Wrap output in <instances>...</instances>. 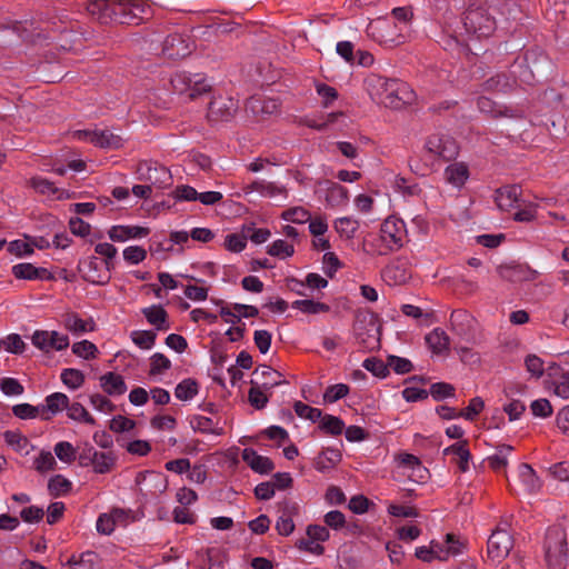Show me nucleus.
<instances>
[{
  "label": "nucleus",
  "instance_id": "nucleus-35",
  "mask_svg": "<svg viewBox=\"0 0 569 569\" xmlns=\"http://www.w3.org/2000/svg\"><path fill=\"white\" fill-rule=\"evenodd\" d=\"M519 479L525 486L526 490L530 493L537 492L540 487V480L536 473V471L532 469V467L528 463H521L518 468Z\"/></svg>",
  "mask_w": 569,
  "mask_h": 569
},
{
  "label": "nucleus",
  "instance_id": "nucleus-37",
  "mask_svg": "<svg viewBox=\"0 0 569 569\" xmlns=\"http://www.w3.org/2000/svg\"><path fill=\"white\" fill-rule=\"evenodd\" d=\"M86 268H87V271H86L84 279L87 281L94 283V284H104L109 281V279H110L109 271L110 270L106 269V271L101 273L99 271V261L96 257L89 258V260L86 262Z\"/></svg>",
  "mask_w": 569,
  "mask_h": 569
},
{
  "label": "nucleus",
  "instance_id": "nucleus-61",
  "mask_svg": "<svg viewBox=\"0 0 569 569\" xmlns=\"http://www.w3.org/2000/svg\"><path fill=\"white\" fill-rule=\"evenodd\" d=\"M72 352L76 356L88 360V359L96 358V356L98 353V349L94 343H92L88 340H82L80 342L73 343Z\"/></svg>",
  "mask_w": 569,
  "mask_h": 569
},
{
  "label": "nucleus",
  "instance_id": "nucleus-27",
  "mask_svg": "<svg viewBox=\"0 0 569 569\" xmlns=\"http://www.w3.org/2000/svg\"><path fill=\"white\" fill-rule=\"evenodd\" d=\"M100 387L109 396H121L127 391V385L121 375L116 372H107L99 379Z\"/></svg>",
  "mask_w": 569,
  "mask_h": 569
},
{
  "label": "nucleus",
  "instance_id": "nucleus-9",
  "mask_svg": "<svg viewBox=\"0 0 569 569\" xmlns=\"http://www.w3.org/2000/svg\"><path fill=\"white\" fill-rule=\"evenodd\" d=\"M137 178L140 181L148 182L151 188L156 187L158 189L171 184L172 179L170 171L166 167L147 161L138 164Z\"/></svg>",
  "mask_w": 569,
  "mask_h": 569
},
{
  "label": "nucleus",
  "instance_id": "nucleus-2",
  "mask_svg": "<svg viewBox=\"0 0 569 569\" xmlns=\"http://www.w3.org/2000/svg\"><path fill=\"white\" fill-rule=\"evenodd\" d=\"M363 84L370 98L387 108L401 109L415 99V92L410 86L399 79H388L370 73L366 77Z\"/></svg>",
  "mask_w": 569,
  "mask_h": 569
},
{
  "label": "nucleus",
  "instance_id": "nucleus-62",
  "mask_svg": "<svg viewBox=\"0 0 569 569\" xmlns=\"http://www.w3.org/2000/svg\"><path fill=\"white\" fill-rule=\"evenodd\" d=\"M264 390L266 389H263L261 385H252L249 390V402L256 409H262L268 403V397L266 396Z\"/></svg>",
  "mask_w": 569,
  "mask_h": 569
},
{
  "label": "nucleus",
  "instance_id": "nucleus-24",
  "mask_svg": "<svg viewBox=\"0 0 569 569\" xmlns=\"http://www.w3.org/2000/svg\"><path fill=\"white\" fill-rule=\"evenodd\" d=\"M12 274L17 279H24V280H50L52 279V274L49 270L46 268H38L34 267L32 263H18L12 267Z\"/></svg>",
  "mask_w": 569,
  "mask_h": 569
},
{
  "label": "nucleus",
  "instance_id": "nucleus-3",
  "mask_svg": "<svg viewBox=\"0 0 569 569\" xmlns=\"http://www.w3.org/2000/svg\"><path fill=\"white\" fill-rule=\"evenodd\" d=\"M93 8L100 11V19L120 24H139L150 11L144 0H98Z\"/></svg>",
  "mask_w": 569,
  "mask_h": 569
},
{
  "label": "nucleus",
  "instance_id": "nucleus-28",
  "mask_svg": "<svg viewBox=\"0 0 569 569\" xmlns=\"http://www.w3.org/2000/svg\"><path fill=\"white\" fill-rule=\"evenodd\" d=\"M28 184L34 189L36 192L43 196L56 197L57 199L69 198L66 190L57 188L52 181L39 176L32 177Z\"/></svg>",
  "mask_w": 569,
  "mask_h": 569
},
{
  "label": "nucleus",
  "instance_id": "nucleus-51",
  "mask_svg": "<svg viewBox=\"0 0 569 569\" xmlns=\"http://www.w3.org/2000/svg\"><path fill=\"white\" fill-rule=\"evenodd\" d=\"M171 368V361L163 353L156 352L150 357L149 376L156 377L162 375Z\"/></svg>",
  "mask_w": 569,
  "mask_h": 569
},
{
  "label": "nucleus",
  "instance_id": "nucleus-48",
  "mask_svg": "<svg viewBox=\"0 0 569 569\" xmlns=\"http://www.w3.org/2000/svg\"><path fill=\"white\" fill-rule=\"evenodd\" d=\"M71 482L62 475L53 476L48 482V490L53 497H60L68 493L71 490Z\"/></svg>",
  "mask_w": 569,
  "mask_h": 569
},
{
  "label": "nucleus",
  "instance_id": "nucleus-46",
  "mask_svg": "<svg viewBox=\"0 0 569 569\" xmlns=\"http://www.w3.org/2000/svg\"><path fill=\"white\" fill-rule=\"evenodd\" d=\"M67 415L70 419L80 421L90 426L96 425V419L79 402L68 403Z\"/></svg>",
  "mask_w": 569,
  "mask_h": 569
},
{
  "label": "nucleus",
  "instance_id": "nucleus-53",
  "mask_svg": "<svg viewBox=\"0 0 569 569\" xmlns=\"http://www.w3.org/2000/svg\"><path fill=\"white\" fill-rule=\"evenodd\" d=\"M12 413L21 420L36 419L37 417L41 418V408L40 405L18 403L12 407Z\"/></svg>",
  "mask_w": 569,
  "mask_h": 569
},
{
  "label": "nucleus",
  "instance_id": "nucleus-47",
  "mask_svg": "<svg viewBox=\"0 0 569 569\" xmlns=\"http://www.w3.org/2000/svg\"><path fill=\"white\" fill-rule=\"evenodd\" d=\"M130 338L140 349L149 350L154 346L157 333L151 330H133Z\"/></svg>",
  "mask_w": 569,
  "mask_h": 569
},
{
  "label": "nucleus",
  "instance_id": "nucleus-64",
  "mask_svg": "<svg viewBox=\"0 0 569 569\" xmlns=\"http://www.w3.org/2000/svg\"><path fill=\"white\" fill-rule=\"evenodd\" d=\"M430 395L436 401L455 396V387L447 382H436L430 386Z\"/></svg>",
  "mask_w": 569,
  "mask_h": 569
},
{
  "label": "nucleus",
  "instance_id": "nucleus-19",
  "mask_svg": "<svg viewBox=\"0 0 569 569\" xmlns=\"http://www.w3.org/2000/svg\"><path fill=\"white\" fill-rule=\"evenodd\" d=\"M66 330L73 335H81L91 332L94 330V321L89 319H82L77 312L70 311L62 315L61 320Z\"/></svg>",
  "mask_w": 569,
  "mask_h": 569
},
{
  "label": "nucleus",
  "instance_id": "nucleus-60",
  "mask_svg": "<svg viewBox=\"0 0 569 569\" xmlns=\"http://www.w3.org/2000/svg\"><path fill=\"white\" fill-rule=\"evenodd\" d=\"M282 219L293 223H305L311 219V214L302 207H295L282 212Z\"/></svg>",
  "mask_w": 569,
  "mask_h": 569
},
{
  "label": "nucleus",
  "instance_id": "nucleus-44",
  "mask_svg": "<svg viewBox=\"0 0 569 569\" xmlns=\"http://www.w3.org/2000/svg\"><path fill=\"white\" fill-rule=\"evenodd\" d=\"M326 201L330 207L346 204L348 201V190L338 183H331L327 189Z\"/></svg>",
  "mask_w": 569,
  "mask_h": 569
},
{
  "label": "nucleus",
  "instance_id": "nucleus-42",
  "mask_svg": "<svg viewBox=\"0 0 569 569\" xmlns=\"http://www.w3.org/2000/svg\"><path fill=\"white\" fill-rule=\"evenodd\" d=\"M251 191H257L263 197L273 198L286 192V189L274 182L256 180L249 186Z\"/></svg>",
  "mask_w": 569,
  "mask_h": 569
},
{
  "label": "nucleus",
  "instance_id": "nucleus-13",
  "mask_svg": "<svg viewBox=\"0 0 569 569\" xmlns=\"http://www.w3.org/2000/svg\"><path fill=\"white\" fill-rule=\"evenodd\" d=\"M477 107L481 113L489 116L493 119H498V118H502V117H505V118H520L521 117V113L519 110L512 109V108L503 106V104H499V103L495 102L493 100H491L490 98H487L483 96H481L477 99Z\"/></svg>",
  "mask_w": 569,
  "mask_h": 569
},
{
  "label": "nucleus",
  "instance_id": "nucleus-25",
  "mask_svg": "<svg viewBox=\"0 0 569 569\" xmlns=\"http://www.w3.org/2000/svg\"><path fill=\"white\" fill-rule=\"evenodd\" d=\"M382 277L388 284L399 286L410 279L411 273L403 262L397 261L383 269Z\"/></svg>",
  "mask_w": 569,
  "mask_h": 569
},
{
  "label": "nucleus",
  "instance_id": "nucleus-58",
  "mask_svg": "<svg viewBox=\"0 0 569 569\" xmlns=\"http://www.w3.org/2000/svg\"><path fill=\"white\" fill-rule=\"evenodd\" d=\"M293 409L298 417L308 419L312 422L318 421L322 417V411L320 409L310 407L301 401H296Z\"/></svg>",
  "mask_w": 569,
  "mask_h": 569
},
{
  "label": "nucleus",
  "instance_id": "nucleus-14",
  "mask_svg": "<svg viewBox=\"0 0 569 569\" xmlns=\"http://www.w3.org/2000/svg\"><path fill=\"white\" fill-rule=\"evenodd\" d=\"M446 543H448V551L446 552V555L439 553L438 550L431 549L430 546H421L416 548L415 556L423 562H431L435 559L446 561L448 560L449 556H455L459 553V548L457 546V542L455 541L453 535H446Z\"/></svg>",
  "mask_w": 569,
  "mask_h": 569
},
{
  "label": "nucleus",
  "instance_id": "nucleus-4",
  "mask_svg": "<svg viewBox=\"0 0 569 569\" xmlns=\"http://www.w3.org/2000/svg\"><path fill=\"white\" fill-rule=\"evenodd\" d=\"M545 558L550 569H566L569 565L567 532L560 525L547 529L545 537Z\"/></svg>",
  "mask_w": 569,
  "mask_h": 569
},
{
  "label": "nucleus",
  "instance_id": "nucleus-15",
  "mask_svg": "<svg viewBox=\"0 0 569 569\" xmlns=\"http://www.w3.org/2000/svg\"><path fill=\"white\" fill-rule=\"evenodd\" d=\"M280 103L277 99L252 96L246 102V109L253 116H270L278 112Z\"/></svg>",
  "mask_w": 569,
  "mask_h": 569
},
{
  "label": "nucleus",
  "instance_id": "nucleus-23",
  "mask_svg": "<svg viewBox=\"0 0 569 569\" xmlns=\"http://www.w3.org/2000/svg\"><path fill=\"white\" fill-rule=\"evenodd\" d=\"M516 86V79L507 72H499L487 79L482 84V91L502 92L511 91Z\"/></svg>",
  "mask_w": 569,
  "mask_h": 569
},
{
  "label": "nucleus",
  "instance_id": "nucleus-21",
  "mask_svg": "<svg viewBox=\"0 0 569 569\" xmlns=\"http://www.w3.org/2000/svg\"><path fill=\"white\" fill-rule=\"evenodd\" d=\"M149 234V229L140 226H112L109 238L114 242H124L129 239L143 238Z\"/></svg>",
  "mask_w": 569,
  "mask_h": 569
},
{
  "label": "nucleus",
  "instance_id": "nucleus-11",
  "mask_svg": "<svg viewBox=\"0 0 569 569\" xmlns=\"http://www.w3.org/2000/svg\"><path fill=\"white\" fill-rule=\"evenodd\" d=\"M192 51V43L180 33L169 34L162 46V54L168 59H180L189 56Z\"/></svg>",
  "mask_w": 569,
  "mask_h": 569
},
{
  "label": "nucleus",
  "instance_id": "nucleus-33",
  "mask_svg": "<svg viewBox=\"0 0 569 569\" xmlns=\"http://www.w3.org/2000/svg\"><path fill=\"white\" fill-rule=\"evenodd\" d=\"M4 442L14 451L22 456H28L32 449L29 439L17 430H7L3 432Z\"/></svg>",
  "mask_w": 569,
  "mask_h": 569
},
{
  "label": "nucleus",
  "instance_id": "nucleus-7",
  "mask_svg": "<svg viewBox=\"0 0 569 569\" xmlns=\"http://www.w3.org/2000/svg\"><path fill=\"white\" fill-rule=\"evenodd\" d=\"M425 149L433 157L446 161L455 159L459 153V147L453 138L446 133L436 132L426 139Z\"/></svg>",
  "mask_w": 569,
  "mask_h": 569
},
{
  "label": "nucleus",
  "instance_id": "nucleus-8",
  "mask_svg": "<svg viewBox=\"0 0 569 569\" xmlns=\"http://www.w3.org/2000/svg\"><path fill=\"white\" fill-rule=\"evenodd\" d=\"M379 238L383 244V249H380L381 254H386L389 251L398 250L399 248L402 247L403 243V222L392 218L386 219L381 224Z\"/></svg>",
  "mask_w": 569,
  "mask_h": 569
},
{
  "label": "nucleus",
  "instance_id": "nucleus-49",
  "mask_svg": "<svg viewBox=\"0 0 569 569\" xmlns=\"http://www.w3.org/2000/svg\"><path fill=\"white\" fill-rule=\"evenodd\" d=\"M198 393V383L192 379H184L174 389V396L179 400H191Z\"/></svg>",
  "mask_w": 569,
  "mask_h": 569
},
{
  "label": "nucleus",
  "instance_id": "nucleus-34",
  "mask_svg": "<svg viewBox=\"0 0 569 569\" xmlns=\"http://www.w3.org/2000/svg\"><path fill=\"white\" fill-rule=\"evenodd\" d=\"M426 342L428 347L435 353H442L449 349V337L440 328H435L431 332L426 336Z\"/></svg>",
  "mask_w": 569,
  "mask_h": 569
},
{
  "label": "nucleus",
  "instance_id": "nucleus-40",
  "mask_svg": "<svg viewBox=\"0 0 569 569\" xmlns=\"http://www.w3.org/2000/svg\"><path fill=\"white\" fill-rule=\"evenodd\" d=\"M297 511V507L295 505L290 507H286L283 513L278 518L276 522V530L281 536H289L295 530V522L291 518L292 513Z\"/></svg>",
  "mask_w": 569,
  "mask_h": 569
},
{
  "label": "nucleus",
  "instance_id": "nucleus-39",
  "mask_svg": "<svg viewBox=\"0 0 569 569\" xmlns=\"http://www.w3.org/2000/svg\"><path fill=\"white\" fill-rule=\"evenodd\" d=\"M122 138L112 133L109 130L96 131L92 139V144L100 148L118 149L122 146Z\"/></svg>",
  "mask_w": 569,
  "mask_h": 569
},
{
  "label": "nucleus",
  "instance_id": "nucleus-55",
  "mask_svg": "<svg viewBox=\"0 0 569 569\" xmlns=\"http://www.w3.org/2000/svg\"><path fill=\"white\" fill-rule=\"evenodd\" d=\"M56 467L57 461L50 451L42 450L33 460V468L40 473L52 471Z\"/></svg>",
  "mask_w": 569,
  "mask_h": 569
},
{
  "label": "nucleus",
  "instance_id": "nucleus-50",
  "mask_svg": "<svg viewBox=\"0 0 569 569\" xmlns=\"http://www.w3.org/2000/svg\"><path fill=\"white\" fill-rule=\"evenodd\" d=\"M192 77L193 76L187 72L174 73L170 79V83L173 91L178 94L188 96L191 88Z\"/></svg>",
  "mask_w": 569,
  "mask_h": 569
},
{
  "label": "nucleus",
  "instance_id": "nucleus-59",
  "mask_svg": "<svg viewBox=\"0 0 569 569\" xmlns=\"http://www.w3.org/2000/svg\"><path fill=\"white\" fill-rule=\"evenodd\" d=\"M211 89V84L208 83L207 79L202 74H193L191 88L188 97L193 100L207 92Z\"/></svg>",
  "mask_w": 569,
  "mask_h": 569
},
{
  "label": "nucleus",
  "instance_id": "nucleus-10",
  "mask_svg": "<svg viewBox=\"0 0 569 569\" xmlns=\"http://www.w3.org/2000/svg\"><path fill=\"white\" fill-rule=\"evenodd\" d=\"M34 347L44 352L62 351L69 347V337L58 331L36 330L31 337Z\"/></svg>",
  "mask_w": 569,
  "mask_h": 569
},
{
  "label": "nucleus",
  "instance_id": "nucleus-5",
  "mask_svg": "<svg viewBox=\"0 0 569 569\" xmlns=\"http://www.w3.org/2000/svg\"><path fill=\"white\" fill-rule=\"evenodd\" d=\"M513 548V537L509 531V522L502 520L490 535L487 541L488 557L493 561L505 559Z\"/></svg>",
  "mask_w": 569,
  "mask_h": 569
},
{
  "label": "nucleus",
  "instance_id": "nucleus-52",
  "mask_svg": "<svg viewBox=\"0 0 569 569\" xmlns=\"http://www.w3.org/2000/svg\"><path fill=\"white\" fill-rule=\"evenodd\" d=\"M53 451L57 458L64 463H71L77 459V450L72 443L68 441L57 442Z\"/></svg>",
  "mask_w": 569,
  "mask_h": 569
},
{
  "label": "nucleus",
  "instance_id": "nucleus-31",
  "mask_svg": "<svg viewBox=\"0 0 569 569\" xmlns=\"http://www.w3.org/2000/svg\"><path fill=\"white\" fill-rule=\"evenodd\" d=\"M445 456H455L460 471L466 472L469 469L471 458L467 441H458L443 450Z\"/></svg>",
  "mask_w": 569,
  "mask_h": 569
},
{
  "label": "nucleus",
  "instance_id": "nucleus-38",
  "mask_svg": "<svg viewBox=\"0 0 569 569\" xmlns=\"http://www.w3.org/2000/svg\"><path fill=\"white\" fill-rule=\"evenodd\" d=\"M496 453L487 458L488 466L495 470L500 471L508 465V456L513 451V447L510 445H499L496 448Z\"/></svg>",
  "mask_w": 569,
  "mask_h": 569
},
{
  "label": "nucleus",
  "instance_id": "nucleus-43",
  "mask_svg": "<svg viewBox=\"0 0 569 569\" xmlns=\"http://www.w3.org/2000/svg\"><path fill=\"white\" fill-rule=\"evenodd\" d=\"M192 428L196 431L208 435L221 436L223 433V428L214 425L211 418L203 416H196L191 420Z\"/></svg>",
  "mask_w": 569,
  "mask_h": 569
},
{
  "label": "nucleus",
  "instance_id": "nucleus-18",
  "mask_svg": "<svg viewBox=\"0 0 569 569\" xmlns=\"http://www.w3.org/2000/svg\"><path fill=\"white\" fill-rule=\"evenodd\" d=\"M69 403V398L67 395L62 392H53L46 397L44 403L40 405L41 408V419L50 420L57 413L67 409Z\"/></svg>",
  "mask_w": 569,
  "mask_h": 569
},
{
  "label": "nucleus",
  "instance_id": "nucleus-56",
  "mask_svg": "<svg viewBox=\"0 0 569 569\" xmlns=\"http://www.w3.org/2000/svg\"><path fill=\"white\" fill-rule=\"evenodd\" d=\"M320 428L325 430L327 433L332 436H339L342 433L345 429V422L335 416L325 415L321 418Z\"/></svg>",
  "mask_w": 569,
  "mask_h": 569
},
{
  "label": "nucleus",
  "instance_id": "nucleus-12",
  "mask_svg": "<svg viewBox=\"0 0 569 569\" xmlns=\"http://www.w3.org/2000/svg\"><path fill=\"white\" fill-rule=\"evenodd\" d=\"M238 111V101L232 98H216L208 109V118L211 121H229Z\"/></svg>",
  "mask_w": 569,
  "mask_h": 569
},
{
  "label": "nucleus",
  "instance_id": "nucleus-41",
  "mask_svg": "<svg viewBox=\"0 0 569 569\" xmlns=\"http://www.w3.org/2000/svg\"><path fill=\"white\" fill-rule=\"evenodd\" d=\"M336 231L347 239H352L359 229V221L351 217H341L335 220Z\"/></svg>",
  "mask_w": 569,
  "mask_h": 569
},
{
  "label": "nucleus",
  "instance_id": "nucleus-63",
  "mask_svg": "<svg viewBox=\"0 0 569 569\" xmlns=\"http://www.w3.org/2000/svg\"><path fill=\"white\" fill-rule=\"evenodd\" d=\"M349 393V387L345 383H337L326 389L323 393V400L329 403H333Z\"/></svg>",
  "mask_w": 569,
  "mask_h": 569
},
{
  "label": "nucleus",
  "instance_id": "nucleus-54",
  "mask_svg": "<svg viewBox=\"0 0 569 569\" xmlns=\"http://www.w3.org/2000/svg\"><path fill=\"white\" fill-rule=\"evenodd\" d=\"M60 378L61 381L72 390L80 388L84 382L83 373L73 368L63 369Z\"/></svg>",
  "mask_w": 569,
  "mask_h": 569
},
{
  "label": "nucleus",
  "instance_id": "nucleus-26",
  "mask_svg": "<svg viewBox=\"0 0 569 569\" xmlns=\"http://www.w3.org/2000/svg\"><path fill=\"white\" fill-rule=\"evenodd\" d=\"M450 325L457 335L467 337L472 331L473 317L468 311L458 309L452 311L450 316Z\"/></svg>",
  "mask_w": 569,
  "mask_h": 569
},
{
  "label": "nucleus",
  "instance_id": "nucleus-20",
  "mask_svg": "<svg viewBox=\"0 0 569 569\" xmlns=\"http://www.w3.org/2000/svg\"><path fill=\"white\" fill-rule=\"evenodd\" d=\"M241 458L254 472L267 475L274 469L270 458L258 455L252 448H244Z\"/></svg>",
  "mask_w": 569,
  "mask_h": 569
},
{
  "label": "nucleus",
  "instance_id": "nucleus-30",
  "mask_svg": "<svg viewBox=\"0 0 569 569\" xmlns=\"http://www.w3.org/2000/svg\"><path fill=\"white\" fill-rule=\"evenodd\" d=\"M142 313L147 321L154 326L158 331H167L170 326L168 323V313L160 305H153L151 307L142 309Z\"/></svg>",
  "mask_w": 569,
  "mask_h": 569
},
{
  "label": "nucleus",
  "instance_id": "nucleus-17",
  "mask_svg": "<svg viewBox=\"0 0 569 569\" xmlns=\"http://www.w3.org/2000/svg\"><path fill=\"white\" fill-rule=\"evenodd\" d=\"M521 188L517 184L505 186L496 191L495 201L500 210L519 207Z\"/></svg>",
  "mask_w": 569,
  "mask_h": 569
},
{
  "label": "nucleus",
  "instance_id": "nucleus-45",
  "mask_svg": "<svg viewBox=\"0 0 569 569\" xmlns=\"http://www.w3.org/2000/svg\"><path fill=\"white\" fill-rule=\"evenodd\" d=\"M292 308L306 315H317L328 312L330 310L328 305L310 299L296 300L292 303Z\"/></svg>",
  "mask_w": 569,
  "mask_h": 569
},
{
  "label": "nucleus",
  "instance_id": "nucleus-29",
  "mask_svg": "<svg viewBox=\"0 0 569 569\" xmlns=\"http://www.w3.org/2000/svg\"><path fill=\"white\" fill-rule=\"evenodd\" d=\"M443 176L448 183L459 189L469 178V169L463 162H455L445 169Z\"/></svg>",
  "mask_w": 569,
  "mask_h": 569
},
{
  "label": "nucleus",
  "instance_id": "nucleus-1",
  "mask_svg": "<svg viewBox=\"0 0 569 569\" xmlns=\"http://www.w3.org/2000/svg\"><path fill=\"white\" fill-rule=\"evenodd\" d=\"M496 30V20L488 12V9L481 6L471 4L465 11L461 20L456 27L447 23L445 32L448 39L445 41L446 50H453L459 47H466V37L475 36L477 38H487Z\"/></svg>",
  "mask_w": 569,
  "mask_h": 569
},
{
  "label": "nucleus",
  "instance_id": "nucleus-57",
  "mask_svg": "<svg viewBox=\"0 0 569 569\" xmlns=\"http://www.w3.org/2000/svg\"><path fill=\"white\" fill-rule=\"evenodd\" d=\"M295 252V248L292 244L288 243L282 239H278L273 241L269 248L268 253L273 257H278L280 259H286L291 257Z\"/></svg>",
  "mask_w": 569,
  "mask_h": 569
},
{
  "label": "nucleus",
  "instance_id": "nucleus-22",
  "mask_svg": "<svg viewBox=\"0 0 569 569\" xmlns=\"http://www.w3.org/2000/svg\"><path fill=\"white\" fill-rule=\"evenodd\" d=\"M498 274L501 279L509 282H522L533 279L535 271L521 264H505L499 266Z\"/></svg>",
  "mask_w": 569,
  "mask_h": 569
},
{
  "label": "nucleus",
  "instance_id": "nucleus-32",
  "mask_svg": "<svg viewBox=\"0 0 569 569\" xmlns=\"http://www.w3.org/2000/svg\"><path fill=\"white\" fill-rule=\"evenodd\" d=\"M341 458L340 450L327 448L316 457L313 466L318 471L325 472L335 468L341 461Z\"/></svg>",
  "mask_w": 569,
  "mask_h": 569
},
{
  "label": "nucleus",
  "instance_id": "nucleus-16",
  "mask_svg": "<svg viewBox=\"0 0 569 569\" xmlns=\"http://www.w3.org/2000/svg\"><path fill=\"white\" fill-rule=\"evenodd\" d=\"M251 385H261L266 390L280 386L286 381L281 380L282 375L267 365L259 366L252 373Z\"/></svg>",
  "mask_w": 569,
  "mask_h": 569
},
{
  "label": "nucleus",
  "instance_id": "nucleus-36",
  "mask_svg": "<svg viewBox=\"0 0 569 569\" xmlns=\"http://www.w3.org/2000/svg\"><path fill=\"white\" fill-rule=\"evenodd\" d=\"M90 466L93 468L96 473H108L116 466V456L111 451L103 452L97 450Z\"/></svg>",
  "mask_w": 569,
  "mask_h": 569
},
{
  "label": "nucleus",
  "instance_id": "nucleus-6",
  "mask_svg": "<svg viewBox=\"0 0 569 569\" xmlns=\"http://www.w3.org/2000/svg\"><path fill=\"white\" fill-rule=\"evenodd\" d=\"M366 32L369 38L383 46L391 47L403 42L398 26L387 18H377L370 21Z\"/></svg>",
  "mask_w": 569,
  "mask_h": 569
}]
</instances>
